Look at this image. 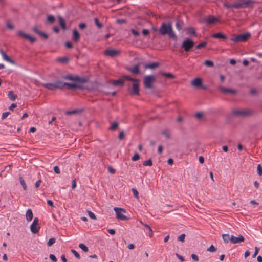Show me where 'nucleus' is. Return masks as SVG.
Instances as JSON below:
<instances>
[{
    "label": "nucleus",
    "instance_id": "43",
    "mask_svg": "<svg viewBox=\"0 0 262 262\" xmlns=\"http://www.w3.org/2000/svg\"><path fill=\"white\" fill-rule=\"evenodd\" d=\"M257 173L259 176H262V166L260 164L257 165Z\"/></svg>",
    "mask_w": 262,
    "mask_h": 262
},
{
    "label": "nucleus",
    "instance_id": "18",
    "mask_svg": "<svg viewBox=\"0 0 262 262\" xmlns=\"http://www.w3.org/2000/svg\"><path fill=\"white\" fill-rule=\"evenodd\" d=\"M0 54L2 56L3 59L7 61V62L12 64H15V62L14 60L12 59L10 57H9L7 54L2 50H0Z\"/></svg>",
    "mask_w": 262,
    "mask_h": 262
},
{
    "label": "nucleus",
    "instance_id": "60",
    "mask_svg": "<svg viewBox=\"0 0 262 262\" xmlns=\"http://www.w3.org/2000/svg\"><path fill=\"white\" fill-rule=\"evenodd\" d=\"M142 34L144 35V36H147L149 34V30L147 29H143L142 30Z\"/></svg>",
    "mask_w": 262,
    "mask_h": 262
},
{
    "label": "nucleus",
    "instance_id": "64",
    "mask_svg": "<svg viewBox=\"0 0 262 262\" xmlns=\"http://www.w3.org/2000/svg\"><path fill=\"white\" fill-rule=\"evenodd\" d=\"M17 105L15 103H12L9 107V109L11 111H13L14 108L16 107Z\"/></svg>",
    "mask_w": 262,
    "mask_h": 262
},
{
    "label": "nucleus",
    "instance_id": "10",
    "mask_svg": "<svg viewBox=\"0 0 262 262\" xmlns=\"http://www.w3.org/2000/svg\"><path fill=\"white\" fill-rule=\"evenodd\" d=\"M116 214V217L119 220L126 221L128 218L123 214V212H125V210L121 208L115 207L114 208Z\"/></svg>",
    "mask_w": 262,
    "mask_h": 262
},
{
    "label": "nucleus",
    "instance_id": "46",
    "mask_svg": "<svg viewBox=\"0 0 262 262\" xmlns=\"http://www.w3.org/2000/svg\"><path fill=\"white\" fill-rule=\"evenodd\" d=\"M78 112V111L77 110H74L72 111H67V112H66L65 114L67 115H70L76 114Z\"/></svg>",
    "mask_w": 262,
    "mask_h": 262
},
{
    "label": "nucleus",
    "instance_id": "49",
    "mask_svg": "<svg viewBox=\"0 0 262 262\" xmlns=\"http://www.w3.org/2000/svg\"><path fill=\"white\" fill-rule=\"evenodd\" d=\"M132 191L133 192L134 196L136 198L138 199L139 198V193H138V191L137 190V189L135 188H132Z\"/></svg>",
    "mask_w": 262,
    "mask_h": 262
},
{
    "label": "nucleus",
    "instance_id": "11",
    "mask_svg": "<svg viewBox=\"0 0 262 262\" xmlns=\"http://www.w3.org/2000/svg\"><path fill=\"white\" fill-rule=\"evenodd\" d=\"M39 220L37 217H35L33 223L30 226V230L32 233L36 234L38 232L40 227L38 226Z\"/></svg>",
    "mask_w": 262,
    "mask_h": 262
},
{
    "label": "nucleus",
    "instance_id": "36",
    "mask_svg": "<svg viewBox=\"0 0 262 262\" xmlns=\"http://www.w3.org/2000/svg\"><path fill=\"white\" fill-rule=\"evenodd\" d=\"M143 165L145 166H151L152 165V162L151 159L150 158V159H148V160L144 161L143 162Z\"/></svg>",
    "mask_w": 262,
    "mask_h": 262
},
{
    "label": "nucleus",
    "instance_id": "20",
    "mask_svg": "<svg viewBox=\"0 0 262 262\" xmlns=\"http://www.w3.org/2000/svg\"><path fill=\"white\" fill-rule=\"evenodd\" d=\"M211 37L216 39H226L227 38V36L223 34L222 32H218L216 33L212 34L211 35Z\"/></svg>",
    "mask_w": 262,
    "mask_h": 262
},
{
    "label": "nucleus",
    "instance_id": "24",
    "mask_svg": "<svg viewBox=\"0 0 262 262\" xmlns=\"http://www.w3.org/2000/svg\"><path fill=\"white\" fill-rule=\"evenodd\" d=\"M128 70L134 74H138L140 72V66L138 64H136Z\"/></svg>",
    "mask_w": 262,
    "mask_h": 262
},
{
    "label": "nucleus",
    "instance_id": "21",
    "mask_svg": "<svg viewBox=\"0 0 262 262\" xmlns=\"http://www.w3.org/2000/svg\"><path fill=\"white\" fill-rule=\"evenodd\" d=\"M79 39L80 34L76 29H74L73 30V40L77 42L79 40Z\"/></svg>",
    "mask_w": 262,
    "mask_h": 262
},
{
    "label": "nucleus",
    "instance_id": "27",
    "mask_svg": "<svg viewBox=\"0 0 262 262\" xmlns=\"http://www.w3.org/2000/svg\"><path fill=\"white\" fill-rule=\"evenodd\" d=\"M7 95L8 98L12 101H15L17 97V95L14 94L12 91H9Z\"/></svg>",
    "mask_w": 262,
    "mask_h": 262
},
{
    "label": "nucleus",
    "instance_id": "28",
    "mask_svg": "<svg viewBox=\"0 0 262 262\" xmlns=\"http://www.w3.org/2000/svg\"><path fill=\"white\" fill-rule=\"evenodd\" d=\"M183 25L184 22L182 20H178L176 23V27L179 31H181L182 29Z\"/></svg>",
    "mask_w": 262,
    "mask_h": 262
},
{
    "label": "nucleus",
    "instance_id": "55",
    "mask_svg": "<svg viewBox=\"0 0 262 262\" xmlns=\"http://www.w3.org/2000/svg\"><path fill=\"white\" fill-rule=\"evenodd\" d=\"M124 131H121L119 134V135H118V138L120 139V140H122L124 138Z\"/></svg>",
    "mask_w": 262,
    "mask_h": 262
},
{
    "label": "nucleus",
    "instance_id": "37",
    "mask_svg": "<svg viewBox=\"0 0 262 262\" xmlns=\"http://www.w3.org/2000/svg\"><path fill=\"white\" fill-rule=\"evenodd\" d=\"M162 134L165 136V137L169 139L170 138V134L168 130H164L162 132Z\"/></svg>",
    "mask_w": 262,
    "mask_h": 262
},
{
    "label": "nucleus",
    "instance_id": "30",
    "mask_svg": "<svg viewBox=\"0 0 262 262\" xmlns=\"http://www.w3.org/2000/svg\"><path fill=\"white\" fill-rule=\"evenodd\" d=\"M118 126H119V123L115 121L110 126L109 130H113V131L116 130L118 128Z\"/></svg>",
    "mask_w": 262,
    "mask_h": 262
},
{
    "label": "nucleus",
    "instance_id": "12",
    "mask_svg": "<svg viewBox=\"0 0 262 262\" xmlns=\"http://www.w3.org/2000/svg\"><path fill=\"white\" fill-rule=\"evenodd\" d=\"M17 34H18V35L22 37L23 38H24L25 39H28V40H29L30 42L31 43H34L36 41V39L35 37H34L33 36H30L29 35H28V34L25 33L22 31H19L17 32Z\"/></svg>",
    "mask_w": 262,
    "mask_h": 262
},
{
    "label": "nucleus",
    "instance_id": "40",
    "mask_svg": "<svg viewBox=\"0 0 262 262\" xmlns=\"http://www.w3.org/2000/svg\"><path fill=\"white\" fill-rule=\"evenodd\" d=\"M207 42H202L199 44H198L196 47L195 48L196 49H201L203 48H204L206 46Z\"/></svg>",
    "mask_w": 262,
    "mask_h": 262
},
{
    "label": "nucleus",
    "instance_id": "38",
    "mask_svg": "<svg viewBox=\"0 0 262 262\" xmlns=\"http://www.w3.org/2000/svg\"><path fill=\"white\" fill-rule=\"evenodd\" d=\"M79 247L85 252H87L89 251L88 248L84 244H79Z\"/></svg>",
    "mask_w": 262,
    "mask_h": 262
},
{
    "label": "nucleus",
    "instance_id": "48",
    "mask_svg": "<svg viewBox=\"0 0 262 262\" xmlns=\"http://www.w3.org/2000/svg\"><path fill=\"white\" fill-rule=\"evenodd\" d=\"M224 6L227 9H231V8H234V3H232V4H227V3H224Z\"/></svg>",
    "mask_w": 262,
    "mask_h": 262
},
{
    "label": "nucleus",
    "instance_id": "32",
    "mask_svg": "<svg viewBox=\"0 0 262 262\" xmlns=\"http://www.w3.org/2000/svg\"><path fill=\"white\" fill-rule=\"evenodd\" d=\"M161 75L163 76H165L167 78H171V79L174 78L176 77L174 75H173L172 74H171L170 73L162 72L161 73Z\"/></svg>",
    "mask_w": 262,
    "mask_h": 262
},
{
    "label": "nucleus",
    "instance_id": "25",
    "mask_svg": "<svg viewBox=\"0 0 262 262\" xmlns=\"http://www.w3.org/2000/svg\"><path fill=\"white\" fill-rule=\"evenodd\" d=\"M59 24L63 30L66 29V23L65 20L60 16L58 17Z\"/></svg>",
    "mask_w": 262,
    "mask_h": 262
},
{
    "label": "nucleus",
    "instance_id": "33",
    "mask_svg": "<svg viewBox=\"0 0 262 262\" xmlns=\"http://www.w3.org/2000/svg\"><path fill=\"white\" fill-rule=\"evenodd\" d=\"M47 21L49 24H53L55 21V18L54 16L49 15L47 16Z\"/></svg>",
    "mask_w": 262,
    "mask_h": 262
},
{
    "label": "nucleus",
    "instance_id": "16",
    "mask_svg": "<svg viewBox=\"0 0 262 262\" xmlns=\"http://www.w3.org/2000/svg\"><path fill=\"white\" fill-rule=\"evenodd\" d=\"M231 243L233 244H237L243 242L245 241L244 237L239 235L238 237H235L233 235H231Z\"/></svg>",
    "mask_w": 262,
    "mask_h": 262
},
{
    "label": "nucleus",
    "instance_id": "8",
    "mask_svg": "<svg viewBox=\"0 0 262 262\" xmlns=\"http://www.w3.org/2000/svg\"><path fill=\"white\" fill-rule=\"evenodd\" d=\"M194 44V42L192 39L186 38L183 41L181 48H183L185 52H188L191 51Z\"/></svg>",
    "mask_w": 262,
    "mask_h": 262
},
{
    "label": "nucleus",
    "instance_id": "31",
    "mask_svg": "<svg viewBox=\"0 0 262 262\" xmlns=\"http://www.w3.org/2000/svg\"><path fill=\"white\" fill-rule=\"evenodd\" d=\"M113 84L114 86H118V85L123 86L124 84V82L123 80H122L121 79H118V80H114L113 82Z\"/></svg>",
    "mask_w": 262,
    "mask_h": 262
},
{
    "label": "nucleus",
    "instance_id": "6",
    "mask_svg": "<svg viewBox=\"0 0 262 262\" xmlns=\"http://www.w3.org/2000/svg\"><path fill=\"white\" fill-rule=\"evenodd\" d=\"M250 36V33L247 32L244 33L239 34L231 38L230 40L234 42L235 43L244 42L247 41Z\"/></svg>",
    "mask_w": 262,
    "mask_h": 262
},
{
    "label": "nucleus",
    "instance_id": "15",
    "mask_svg": "<svg viewBox=\"0 0 262 262\" xmlns=\"http://www.w3.org/2000/svg\"><path fill=\"white\" fill-rule=\"evenodd\" d=\"M140 88L139 83H133L132 85V89L130 91L131 95H140Z\"/></svg>",
    "mask_w": 262,
    "mask_h": 262
},
{
    "label": "nucleus",
    "instance_id": "45",
    "mask_svg": "<svg viewBox=\"0 0 262 262\" xmlns=\"http://www.w3.org/2000/svg\"><path fill=\"white\" fill-rule=\"evenodd\" d=\"M207 251L210 252H214L216 251V248L213 245H211L207 249Z\"/></svg>",
    "mask_w": 262,
    "mask_h": 262
},
{
    "label": "nucleus",
    "instance_id": "4",
    "mask_svg": "<svg viewBox=\"0 0 262 262\" xmlns=\"http://www.w3.org/2000/svg\"><path fill=\"white\" fill-rule=\"evenodd\" d=\"M232 114L238 117H248L253 115L255 112L250 109L237 110H232Z\"/></svg>",
    "mask_w": 262,
    "mask_h": 262
},
{
    "label": "nucleus",
    "instance_id": "41",
    "mask_svg": "<svg viewBox=\"0 0 262 262\" xmlns=\"http://www.w3.org/2000/svg\"><path fill=\"white\" fill-rule=\"evenodd\" d=\"M56 242V239L54 237L51 238L47 242V245L49 247L51 246L53 244H54Z\"/></svg>",
    "mask_w": 262,
    "mask_h": 262
},
{
    "label": "nucleus",
    "instance_id": "22",
    "mask_svg": "<svg viewBox=\"0 0 262 262\" xmlns=\"http://www.w3.org/2000/svg\"><path fill=\"white\" fill-rule=\"evenodd\" d=\"M159 66V63L158 62H152L149 64H145L144 66V68L146 69H154Z\"/></svg>",
    "mask_w": 262,
    "mask_h": 262
},
{
    "label": "nucleus",
    "instance_id": "50",
    "mask_svg": "<svg viewBox=\"0 0 262 262\" xmlns=\"http://www.w3.org/2000/svg\"><path fill=\"white\" fill-rule=\"evenodd\" d=\"M185 234H182L178 237V240L182 242H184L185 241Z\"/></svg>",
    "mask_w": 262,
    "mask_h": 262
},
{
    "label": "nucleus",
    "instance_id": "39",
    "mask_svg": "<svg viewBox=\"0 0 262 262\" xmlns=\"http://www.w3.org/2000/svg\"><path fill=\"white\" fill-rule=\"evenodd\" d=\"M58 61L62 63H67L69 61V59L67 57H60L58 59Z\"/></svg>",
    "mask_w": 262,
    "mask_h": 262
},
{
    "label": "nucleus",
    "instance_id": "53",
    "mask_svg": "<svg viewBox=\"0 0 262 262\" xmlns=\"http://www.w3.org/2000/svg\"><path fill=\"white\" fill-rule=\"evenodd\" d=\"M65 46L67 48L71 49L73 48V44L70 41H67L65 43Z\"/></svg>",
    "mask_w": 262,
    "mask_h": 262
},
{
    "label": "nucleus",
    "instance_id": "42",
    "mask_svg": "<svg viewBox=\"0 0 262 262\" xmlns=\"http://www.w3.org/2000/svg\"><path fill=\"white\" fill-rule=\"evenodd\" d=\"M94 23L95 25L98 27V28H101L103 27V24L99 22L97 18L94 19Z\"/></svg>",
    "mask_w": 262,
    "mask_h": 262
},
{
    "label": "nucleus",
    "instance_id": "63",
    "mask_svg": "<svg viewBox=\"0 0 262 262\" xmlns=\"http://www.w3.org/2000/svg\"><path fill=\"white\" fill-rule=\"evenodd\" d=\"M107 232L111 234V235H114L116 233V231L113 229H110L107 230Z\"/></svg>",
    "mask_w": 262,
    "mask_h": 262
},
{
    "label": "nucleus",
    "instance_id": "13",
    "mask_svg": "<svg viewBox=\"0 0 262 262\" xmlns=\"http://www.w3.org/2000/svg\"><path fill=\"white\" fill-rule=\"evenodd\" d=\"M120 53V51L115 49H106L104 51V54L105 56L111 57L117 56Z\"/></svg>",
    "mask_w": 262,
    "mask_h": 262
},
{
    "label": "nucleus",
    "instance_id": "5",
    "mask_svg": "<svg viewBox=\"0 0 262 262\" xmlns=\"http://www.w3.org/2000/svg\"><path fill=\"white\" fill-rule=\"evenodd\" d=\"M65 80H71L76 82V84L81 85V83H85L88 81V78L84 77H80L78 76H73L71 74L67 75L63 77Z\"/></svg>",
    "mask_w": 262,
    "mask_h": 262
},
{
    "label": "nucleus",
    "instance_id": "1",
    "mask_svg": "<svg viewBox=\"0 0 262 262\" xmlns=\"http://www.w3.org/2000/svg\"><path fill=\"white\" fill-rule=\"evenodd\" d=\"M42 85L46 89L50 91H54L56 89L62 90L65 86L68 90H73L76 89H82V85L76 83L64 82L61 81H56L54 82L46 83Z\"/></svg>",
    "mask_w": 262,
    "mask_h": 262
},
{
    "label": "nucleus",
    "instance_id": "2",
    "mask_svg": "<svg viewBox=\"0 0 262 262\" xmlns=\"http://www.w3.org/2000/svg\"><path fill=\"white\" fill-rule=\"evenodd\" d=\"M158 31L162 35L167 34L169 38L173 40L177 41L178 39L177 36L173 30L172 24L170 22L168 23L163 22Z\"/></svg>",
    "mask_w": 262,
    "mask_h": 262
},
{
    "label": "nucleus",
    "instance_id": "7",
    "mask_svg": "<svg viewBox=\"0 0 262 262\" xmlns=\"http://www.w3.org/2000/svg\"><path fill=\"white\" fill-rule=\"evenodd\" d=\"M156 81V78L154 75H147L144 77V86L145 88L151 89L153 88V84Z\"/></svg>",
    "mask_w": 262,
    "mask_h": 262
},
{
    "label": "nucleus",
    "instance_id": "51",
    "mask_svg": "<svg viewBox=\"0 0 262 262\" xmlns=\"http://www.w3.org/2000/svg\"><path fill=\"white\" fill-rule=\"evenodd\" d=\"M108 171L112 174H115L116 172V170L111 166L108 167Z\"/></svg>",
    "mask_w": 262,
    "mask_h": 262
},
{
    "label": "nucleus",
    "instance_id": "44",
    "mask_svg": "<svg viewBox=\"0 0 262 262\" xmlns=\"http://www.w3.org/2000/svg\"><path fill=\"white\" fill-rule=\"evenodd\" d=\"M140 158V156L138 153H135L134 155L132 157V160L133 161H136L138 160Z\"/></svg>",
    "mask_w": 262,
    "mask_h": 262
},
{
    "label": "nucleus",
    "instance_id": "47",
    "mask_svg": "<svg viewBox=\"0 0 262 262\" xmlns=\"http://www.w3.org/2000/svg\"><path fill=\"white\" fill-rule=\"evenodd\" d=\"M71 251L77 258H80V254L75 250L71 249Z\"/></svg>",
    "mask_w": 262,
    "mask_h": 262
},
{
    "label": "nucleus",
    "instance_id": "52",
    "mask_svg": "<svg viewBox=\"0 0 262 262\" xmlns=\"http://www.w3.org/2000/svg\"><path fill=\"white\" fill-rule=\"evenodd\" d=\"M49 258L53 262H56L57 260L56 256L54 254H50Z\"/></svg>",
    "mask_w": 262,
    "mask_h": 262
},
{
    "label": "nucleus",
    "instance_id": "19",
    "mask_svg": "<svg viewBox=\"0 0 262 262\" xmlns=\"http://www.w3.org/2000/svg\"><path fill=\"white\" fill-rule=\"evenodd\" d=\"M33 30L36 33L38 34L40 36L43 37L45 39H47L48 38V35L47 33L40 31L36 26L33 27Z\"/></svg>",
    "mask_w": 262,
    "mask_h": 262
},
{
    "label": "nucleus",
    "instance_id": "57",
    "mask_svg": "<svg viewBox=\"0 0 262 262\" xmlns=\"http://www.w3.org/2000/svg\"><path fill=\"white\" fill-rule=\"evenodd\" d=\"M9 114H10V113L8 112L3 113L2 114V119L4 120V119H6L8 116V115Z\"/></svg>",
    "mask_w": 262,
    "mask_h": 262
},
{
    "label": "nucleus",
    "instance_id": "59",
    "mask_svg": "<svg viewBox=\"0 0 262 262\" xmlns=\"http://www.w3.org/2000/svg\"><path fill=\"white\" fill-rule=\"evenodd\" d=\"M131 31H132V33H133V34L136 36H138L140 34L139 32L138 31H137L134 29H132L131 30Z\"/></svg>",
    "mask_w": 262,
    "mask_h": 262
},
{
    "label": "nucleus",
    "instance_id": "29",
    "mask_svg": "<svg viewBox=\"0 0 262 262\" xmlns=\"http://www.w3.org/2000/svg\"><path fill=\"white\" fill-rule=\"evenodd\" d=\"M222 238L225 243H228L229 241L231 242V236L228 234H223Z\"/></svg>",
    "mask_w": 262,
    "mask_h": 262
},
{
    "label": "nucleus",
    "instance_id": "17",
    "mask_svg": "<svg viewBox=\"0 0 262 262\" xmlns=\"http://www.w3.org/2000/svg\"><path fill=\"white\" fill-rule=\"evenodd\" d=\"M219 90L221 92L224 94H231L234 95L237 93V91L236 90L226 88L223 86L219 87Z\"/></svg>",
    "mask_w": 262,
    "mask_h": 262
},
{
    "label": "nucleus",
    "instance_id": "3",
    "mask_svg": "<svg viewBox=\"0 0 262 262\" xmlns=\"http://www.w3.org/2000/svg\"><path fill=\"white\" fill-rule=\"evenodd\" d=\"M254 0H236L234 2V8L243 9L256 3Z\"/></svg>",
    "mask_w": 262,
    "mask_h": 262
},
{
    "label": "nucleus",
    "instance_id": "56",
    "mask_svg": "<svg viewBox=\"0 0 262 262\" xmlns=\"http://www.w3.org/2000/svg\"><path fill=\"white\" fill-rule=\"evenodd\" d=\"M86 27V24L84 23H81L79 24V28L81 30L84 29Z\"/></svg>",
    "mask_w": 262,
    "mask_h": 262
},
{
    "label": "nucleus",
    "instance_id": "9",
    "mask_svg": "<svg viewBox=\"0 0 262 262\" xmlns=\"http://www.w3.org/2000/svg\"><path fill=\"white\" fill-rule=\"evenodd\" d=\"M219 21V19L214 16L209 15L203 17L201 20V23H206L207 25H212Z\"/></svg>",
    "mask_w": 262,
    "mask_h": 262
},
{
    "label": "nucleus",
    "instance_id": "23",
    "mask_svg": "<svg viewBox=\"0 0 262 262\" xmlns=\"http://www.w3.org/2000/svg\"><path fill=\"white\" fill-rule=\"evenodd\" d=\"M26 220L28 222L31 221L33 217V214L31 209H28L26 213Z\"/></svg>",
    "mask_w": 262,
    "mask_h": 262
},
{
    "label": "nucleus",
    "instance_id": "34",
    "mask_svg": "<svg viewBox=\"0 0 262 262\" xmlns=\"http://www.w3.org/2000/svg\"><path fill=\"white\" fill-rule=\"evenodd\" d=\"M204 64L208 67H212L214 66V63L211 60H206L204 61Z\"/></svg>",
    "mask_w": 262,
    "mask_h": 262
},
{
    "label": "nucleus",
    "instance_id": "58",
    "mask_svg": "<svg viewBox=\"0 0 262 262\" xmlns=\"http://www.w3.org/2000/svg\"><path fill=\"white\" fill-rule=\"evenodd\" d=\"M54 171L57 174H59L60 173V170L58 166H55L54 167Z\"/></svg>",
    "mask_w": 262,
    "mask_h": 262
},
{
    "label": "nucleus",
    "instance_id": "26",
    "mask_svg": "<svg viewBox=\"0 0 262 262\" xmlns=\"http://www.w3.org/2000/svg\"><path fill=\"white\" fill-rule=\"evenodd\" d=\"M187 33L191 36H196L197 34L194 28L190 27L187 29Z\"/></svg>",
    "mask_w": 262,
    "mask_h": 262
},
{
    "label": "nucleus",
    "instance_id": "54",
    "mask_svg": "<svg viewBox=\"0 0 262 262\" xmlns=\"http://www.w3.org/2000/svg\"><path fill=\"white\" fill-rule=\"evenodd\" d=\"M88 214L89 217L92 219H96V216L94 213L91 211H88Z\"/></svg>",
    "mask_w": 262,
    "mask_h": 262
},
{
    "label": "nucleus",
    "instance_id": "61",
    "mask_svg": "<svg viewBox=\"0 0 262 262\" xmlns=\"http://www.w3.org/2000/svg\"><path fill=\"white\" fill-rule=\"evenodd\" d=\"M191 257L192 259L195 261H198L199 260L198 256L195 254H192Z\"/></svg>",
    "mask_w": 262,
    "mask_h": 262
},
{
    "label": "nucleus",
    "instance_id": "14",
    "mask_svg": "<svg viewBox=\"0 0 262 262\" xmlns=\"http://www.w3.org/2000/svg\"><path fill=\"white\" fill-rule=\"evenodd\" d=\"M191 84L193 86L200 88H202L203 89H206L207 86L206 85H203L202 80L200 78H195L192 82Z\"/></svg>",
    "mask_w": 262,
    "mask_h": 262
},
{
    "label": "nucleus",
    "instance_id": "62",
    "mask_svg": "<svg viewBox=\"0 0 262 262\" xmlns=\"http://www.w3.org/2000/svg\"><path fill=\"white\" fill-rule=\"evenodd\" d=\"M259 250V248H257V247H255V252L252 255L253 257H255L257 255Z\"/></svg>",
    "mask_w": 262,
    "mask_h": 262
},
{
    "label": "nucleus",
    "instance_id": "35",
    "mask_svg": "<svg viewBox=\"0 0 262 262\" xmlns=\"http://www.w3.org/2000/svg\"><path fill=\"white\" fill-rule=\"evenodd\" d=\"M19 181L21 185L23 186V188L24 190H27V185L26 184L25 180L23 179V178L20 176L19 177Z\"/></svg>",
    "mask_w": 262,
    "mask_h": 262
}]
</instances>
